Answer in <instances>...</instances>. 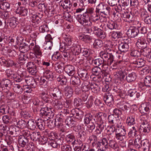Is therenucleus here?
Listing matches in <instances>:
<instances>
[{
    "instance_id": "f257e3e1",
    "label": "nucleus",
    "mask_w": 151,
    "mask_h": 151,
    "mask_svg": "<svg viewBox=\"0 0 151 151\" xmlns=\"http://www.w3.org/2000/svg\"><path fill=\"white\" fill-rule=\"evenodd\" d=\"M137 46L140 48H142L140 50L141 54L144 56L148 57L151 52V50L147 47V43L146 39L144 36L139 38L136 43Z\"/></svg>"
},
{
    "instance_id": "f03ea898",
    "label": "nucleus",
    "mask_w": 151,
    "mask_h": 151,
    "mask_svg": "<svg viewBox=\"0 0 151 151\" xmlns=\"http://www.w3.org/2000/svg\"><path fill=\"white\" fill-rule=\"evenodd\" d=\"M76 19L82 25L86 27H89L92 26V24L90 21V17L87 13H83L82 15H78Z\"/></svg>"
},
{
    "instance_id": "7ed1b4c3",
    "label": "nucleus",
    "mask_w": 151,
    "mask_h": 151,
    "mask_svg": "<svg viewBox=\"0 0 151 151\" xmlns=\"http://www.w3.org/2000/svg\"><path fill=\"white\" fill-rule=\"evenodd\" d=\"M112 133L115 132V137L117 140L122 141L125 139V131L121 129H115L113 126L111 127L108 130Z\"/></svg>"
},
{
    "instance_id": "20e7f679",
    "label": "nucleus",
    "mask_w": 151,
    "mask_h": 151,
    "mask_svg": "<svg viewBox=\"0 0 151 151\" xmlns=\"http://www.w3.org/2000/svg\"><path fill=\"white\" fill-rule=\"evenodd\" d=\"M110 10V8L109 7L102 3L98 5L96 8V12L102 13L106 15L109 14Z\"/></svg>"
},
{
    "instance_id": "39448f33",
    "label": "nucleus",
    "mask_w": 151,
    "mask_h": 151,
    "mask_svg": "<svg viewBox=\"0 0 151 151\" xmlns=\"http://www.w3.org/2000/svg\"><path fill=\"white\" fill-rule=\"evenodd\" d=\"M0 63L7 67H12L14 66L15 67L18 66V64L17 63H14V61L10 59H5L4 57L0 58Z\"/></svg>"
},
{
    "instance_id": "423d86ee",
    "label": "nucleus",
    "mask_w": 151,
    "mask_h": 151,
    "mask_svg": "<svg viewBox=\"0 0 151 151\" xmlns=\"http://www.w3.org/2000/svg\"><path fill=\"white\" fill-rule=\"evenodd\" d=\"M101 58L103 59H107V65H111L114 61V56L111 53L104 52H101L100 53Z\"/></svg>"
},
{
    "instance_id": "0eeeda50",
    "label": "nucleus",
    "mask_w": 151,
    "mask_h": 151,
    "mask_svg": "<svg viewBox=\"0 0 151 151\" xmlns=\"http://www.w3.org/2000/svg\"><path fill=\"white\" fill-rule=\"evenodd\" d=\"M41 113L42 114V117L44 118V117H46V119H47V120L48 119H51V117H52L54 114L51 109L47 107L42 108L41 110Z\"/></svg>"
},
{
    "instance_id": "6e6552de",
    "label": "nucleus",
    "mask_w": 151,
    "mask_h": 151,
    "mask_svg": "<svg viewBox=\"0 0 151 151\" xmlns=\"http://www.w3.org/2000/svg\"><path fill=\"white\" fill-rule=\"evenodd\" d=\"M93 31V32L98 37L104 39L106 37L104 31L96 26H93L90 29V31Z\"/></svg>"
},
{
    "instance_id": "1a4fd4ad",
    "label": "nucleus",
    "mask_w": 151,
    "mask_h": 151,
    "mask_svg": "<svg viewBox=\"0 0 151 151\" xmlns=\"http://www.w3.org/2000/svg\"><path fill=\"white\" fill-rule=\"evenodd\" d=\"M104 70V69L102 71L100 68L96 66L92 69V71L93 74L96 75L98 78L101 80L105 76Z\"/></svg>"
},
{
    "instance_id": "9d476101",
    "label": "nucleus",
    "mask_w": 151,
    "mask_h": 151,
    "mask_svg": "<svg viewBox=\"0 0 151 151\" xmlns=\"http://www.w3.org/2000/svg\"><path fill=\"white\" fill-rule=\"evenodd\" d=\"M104 100L106 104L110 107H111L114 103L113 96L109 93H106L104 96Z\"/></svg>"
},
{
    "instance_id": "9b49d317",
    "label": "nucleus",
    "mask_w": 151,
    "mask_h": 151,
    "mask_svg": "<svg viewBox=\"0 0 151 151\" xmlns=\"http://www.w3.org/2000/svg\"><path fill=\"white\" fill-rule=\"evenodd\" d=\"M150 127L147 123L143 122L140 125L139 131L144 134H146L150 131Z\"/></svg>"
},
{
    "instance_id": "f8f14e48",
    "label": "nucleus",
    "mask_w": 151,
    "mask_h": 151,
    "mask_svg": "<svg viewBox=\"0 0 151 151\" xmlns=\"http://www.w3.org/2000/svg\"><path fill=\"white\" fill-rule=\"evenodd\" d=\"M139 32V30L138 28L131 27L128 30L127 34L129 37L134 38L137 35Z\"/></svg>"
},
{
    "instance_id": "ddd939ff",
    "label": "nucleus",
    "mask_w": 151,
    "mask_h": 151,
    "mask_svg": "<svg viewBox=\"0 0 151 151\" xmlns=\"http://www.w3.org/2000/svg\"><path fill=\"white\" fill-rule=\"evenodd\" d=\"M63 37L65 41L64 43L69 48H70L71 47H72V46H75V44L72 41L71 36L65 35H63Z\"/></svg>"
},
{
    "instance_id": "4468645a",
    "label": "nucleus",
    "mask_w": 151,
    "mask_h": 151,
    "mask_svg": "<svg viewBox=\"0 0 151 151\" xmlns=\"http://www.w3.org/2000/svg\"><path fill=\"white\" fill-rule=\"evenodd\" d=\"M50 96L53 97L55 100L61 99L63 96L61 91L58 89L55 88L53 90V92L51 93Z\"/></svg>"
},
{
    "instance_id": "2eb2a0df",
    "label": "nucleus",
    "mask_w": 151,
    "mask_h": 151,
    "mask_svg": "<svg viewBox=\"0 0 151 151\" xmlns=\"http://www.w3.org/2000/svg\"><path fill=\"white\" fill-rule=\"evenodd\" d=\"M145 61L143 59L140 58L132 61L131 63L135 65L134 66L135 67L139 68L145 65Z\"/></svg>"
},
{
    "instance_id": "dca6fc26",
    "label": "nucleus",
    "mask_w": 151,
    "mask_h": 151,
    "mask_svg": "<svg viewBox=\"0 0 151 151\" xmlns=\"http://www.w3.org/2000/svg\"><path fill=\"white\" fill-rule=\"evenodd\" d=\"M64 70L69 76H73L75 73L74 67L71 65H67L65 67Z\"/></svg>"
},
{
    "instance_id": "f3484780",
    "label": "nucleus",
    "mask_w": 151,
    "mask_h": 151,
    "mask_svg": "<svg viewBox=\"0 0 151 151\" xmlns=\"http://www.w3.org/2000/svg\"><path fill=\"white\" fill-rule=\"evenodd\" d=\"M18 142L19 145L22 147H24L28 144V138H25L23 136H19L18 138Z\"/></svg>"
},
{
    "instance_id": "a211bd4d",
    "label": "nucleus",
    "mask_w": 151,
    "mask_h": 151,
    "mask_svg": "<svg viewBox=\"0 0 151 151\" xmlns=\"http://www.w3.org/2000/svg\"><path fill=\"white\" fill-rule=\"evenodd\" d=\"M31 19L32 20V25L35 27L38 26L39 23L41 22V19L38 16L33 15L31 16Z\"/></svg>"
},
{
    "instance_id": "6ab92c4d",
    "label": "nucleus",
    "mask_w": 151,
    "mask_h": 151,
    "mask_svg": "<svg viewBox=\"0 0 151 151\" xmlns=\"http://www.w3.org/2000/svg\"><path fill=\"white\" fill-rule=\"evenodd\" d=\"M131 127L130 130L128 133L129 137H134L137 134V132L139 129L137 126H133Z\"/></svg>"
},
{
    "instance_id": "aec40b11",
    "label": "nucleus",
    "mask_w": 151,
    "mask_h": 151,
    "mask_svg": "<svg viewBox=\"0 0 151 151\" xmlns=\"http://www.w3.org/2000/svg\"><path fill=\"white\" fill-rule=\"evenodd\" d=\"M65 96L68 98H70L72 96L73 90L71 87L67 86L64 88Z\"/></svg>"
},
{
    "instance_id": "412c9836",
    "label": "nucleus",
    "mask_w": 151,
    "mask_h": 151,
    "mask_svg": "<svg viewBox=\"0 0 151 151\" xmlns=\"http://www.w3.org/2000/svg\"><path fill=\"white\" fill-rule=\"evenodd\" d=\"M59 4L63 9L67 10L70 9L72 5L71 2L68 0H65L64 1H60Z\"/></svg>"
},
{
    "instance_id": "4be33fe9",
    "label": "nucleus",
    "mask_w": 151,
    "mask_h": 151,
    "mask_svg": "<svg viewBox=\"0 0 151 151\" xmlns=\"http://www.w3.org/2000/svg\"><path fill=\"white\" fill-rule=\"evenodd\" d=\"M18 23L16 18L14 17L9 18L8 20L9 26L13 28L16 27Z\"/></svg>"
},
{
    "instance_id": "5701e85b",
    "label": "nucleus",
    "mask_w": 151,
    "mask_h": 151,
    "mask_svg": "<svg viewBox=\"0 0 151 151\" xmlns=\"http://www.w3.org/2000/svg\"><path fill=\"white\" fill-rule=\"evenodd\" d=\"M118 47L119 50L122 52H127L129 47L128 44L126 43H121L119 44Z\"/></svg>"
},
{
    "instance_id": "b1692460",
    "label": "nucleus",
    "mask_w": 151,
    "mask_h": 151,
    "mask_svg": "<svg viewBox=\"0 0 151 151\" xmlns=\"http://www.w3.org/2000/svg\"><path fill=\"white\" fill-rule=\"evenodd\" d=\"M17 12L22 16H25L28 13L27 8L22 6H20L17 9Z\"/></svg>"
},
{
    "instance_id": "393cba45",
    "label": "nucleus",
    "mask_w": 151,
    "mask_h": 151,
    "mask_svg": "<svg viewBox=\"0 0 151 151\" xmlns=\"http://www.w3.org/2000/svg\"><path fill=\"white\" fill-rule=\"evenodd\" d=\"M70 83L75 86H79L81 84V82L79 78L75 76H72L70 79Z\"/></svg>"
},
{
    "instance_id": "a878e982",
    "label": "nucleus",
    "mask_w": 151,
    "mask_h": 151,
    "mask_svg": "<svg viewBox=\"0 0 151 151\" xmlns=\"http://www.w3.org/2000/svg\"><path fill=\"white\" fill-rule=\"evenodd\" d=\"M55 71L58 73H61L64 70L65 67L63 63H61L59 64H55Z\"/></svg>"
},
{
    "instance_id": "bb28decb",
    "label": "nucleus",
    "mask_w": 151,
    "mask_h": 151,
    "mask_svg": "<svg viewBox=\"0 0 151 151\" xmlns=\"http://www.w3.org/2000/svg\"><path fill=\"white\" fill-rule=\"evenodd\" d=\"M62 119L60 117L58 118L55 119L54 120V123L55 127H56L60 129V131L63 132L64 130L63 129V125L62 124L61 121Z\"/></svg>"
},
{
    "instance_id": "cd10ccee",
    "label": "nucleus",
    "mask_w": 151,
    "mask_h": 151,
    "mask_svg": "<svg viewBox=\"0 0 151 151\" xmlns=\"http://www.w3.org/2000/svg\"><path fill=\"white\" fill-rule=\"evenodd\" d=\"M119 119L118 117H115L114 114L109 115L108 117L109 123L114 125H115L117 123Z\"/></svg>"
},
{
    "instance_id": "c85d7f7f",
    "label": "nucleus",
    "mask_w": 151,
    "mask_h": 151,
    "mask_svg": "<svg viewBox=\"0 0 151 151\" xmlns=\"http://www.w3.org/2000/svg\"><path fill=\"white\" fill-rule=\"evenodd\" d=\"M72 47H70V49L75 55H78L81 52L82 49L81 48L80 45H77L75 44V46Z\"/></svg>"
},
{
    "instance_id": "c756f323",
    "label": "nucleus",
    "mask_w": 151,
    "mask_h": 151,
    "mask_svg": "<svg viewBox=\"0 0 151 151\" xmlns=\"http://www.w3.org/2000/svg\"><path fill=\"white\" fill-rule=\"evenodd\" d=\"M150 145L148 141L147 140H144L142 141V146L143 149V151H146L148 150V151H150Z\"/></svg>"
},
{
    "instance_id": "7c9ffc66",
    "label": "nucleus",
    "mask_w": 151,
    "mask_h": 151,
    "mask_svg": "<svg viewBox=\"0 0 151 151\" xmlns=\"http://www.w3.org/2000/svg\"><path fill=\"white\" fill-rule=\"evenodd\" d=\"M93 119V116L90 114H87L85 116L84 119V123L85 125L86 126L92 122V119Z\"/></svg>"
},
{
    "instance_id": "2f4dec72",
    "label": "nucleus",
    "mask_w": 151,
    "mask_h": 151,
    "mask_svg": "<svg viewBox=\"0 0 151 151\" xmlns=\"http://www.w3.org/2000/svg\"><path fill=\"white\" fill-rule=\"evenodd\" d=\"M136 75L134 72L128 75L126 78L127 81L128 82L134 81L136 78Z\"/></svg>"
},
{
    "instance_id": "473e14b6",
    "label": "nucleus",
    "mask_w": 151,
    "mask_h": 151,
    "mask_svg": "<svg viewBox=\"0 0 151 151\" xmlns=\"http://www.w3.org/2000/svg\"><path fill=\"white\" fill-rule=\"evenodd\" d=\"M106 26L108 28L111 30L116 29L117 28V24L112 21H110L108 22L106 24Z\"/></svg>"
},
{
    "instance_id": "72a5a7b5",
    "label": "nucleus",
    "mask_w": 151,
    "mask_h": 151,
    "mask_svg": "<svg viewBox=\"0 0 151 151\" xmlns=\"http://www.w3.org/2000/svg\"><path fill=\"white\" fill-rule=\"evenodd\" d=\"M132 15L130 13L125 12L124 11V13L122 14V17L126 18V21L130 22L132 21Z\"/></svg>"
},
{
    "instance_id": "f704fd0d",
    "label": "nucleus",
    "mask_w": 151,
    "mask_h": 151,
    "mask_svg": "<svg viewBox=\"0 0 151 151\" xmlns=\"http://www.w3.org/2000/svg\"><path fill=\"white\" fill-rule=\"evenodd\" d=\"M13 89L14 92L18 94H21L22 92V89L21 86L18 84H14Z\"/></svg>"
},
{
    "instance_id": "c9c22d12",
    "label": "nucleus",
    "mask_w": 151,
    "mask_h": 151,
    "mask_svg": "<svg viewBox=\"0 0 151 151\" xmlns=\"http://www.w3.org/2000/svg\"><path fill=\"white\" fill-rule=\"evenodd\" d=\"M59 140H58L56 141L53 139L49 141L48 143V144L54 148H57L60 147V145L59 144Z\"/></svg>"
},
{
    "instance_id": "e433bc0d",
    "label": "nucleus",
    "mask_w": 151,
    "mask_h": 151,
    "mask_svg": "<svg viewBox=\"0 0 151 151\" xmlns=\"http://www.w3.org/2000/svg\"><path fill=\"white\" fill-rule=\"evenodd\" d=\"M88 140L90 141V143H92V145L93 147L96 145L98 141L96 136L94 135L90 136Z\"/></svg>"
},
{
    "instance_id": "4c0bfd02",
    "label": "nucleus",
    "mask_w": 151,
    "mask_h": 151,
    "mask_svg": "<svg viewBox=\"0 0 151 151\" xmlns=\"http://www.w3.org/2000/svg\"><path fill=\"white\" fill-rule=\"evenodd\" d=\"M126 123L130 127H132V125L137 126L135 124V119H134L130 116L127 117L126 120Z\"/></svg>"
},
{
    "instance_id": "58836bf2",
    "label": "nucleus",
    "mask_w": 151,
    "mask_h": 151,
    "mask_svg": "<svg viewBox=\"0 0 151 151\" xmlns=\"http://www.w3.org/2000/svg\"><path fill=\"white\" fill-rule=\"evenodd\" d=\"M63 16L64 19L70 22H72L73 21V16L68 12H64L63 14Z\"/></svg>"
},
{
    "instance_id": "ea45409f",
    "label": "nucleus",
    "mask_w": 151,
    "mask_h": 151,
    "mask_svg": "<svg viewBox=\"0 0 151 151\" xmlns=\"http://www.w3.org/2000/svg\"><path fill=\"white\" fill-rule=\"evenodd\" d=\"M28 127L29 128L32 130H34L37 126V122L35 120H29L27 122Z\"/></svg>"
},
{
    "instance_id": "a19ab883",
    "label": "nucleus",
    "mask_w": 151,
    "mask_h": 151,
    "mask_svg": "<svg viewBox=\"0 0 151 151\" xmlns=\"http://www.w3.org/2000/svg\"><path fill=\"white\" fill-rule=\"evenodd\" d=\"M37 126L41 130H42L45 129V124L44 120L41 119H38L37 122Z\"/></svg>"
},
{
    "instance_id": "79ce46f5",
    "label": "nucleus",
    "mask_w": 151,
    "mask_h": 151,
    "mask_svg": "<svg viewBox=\"0 0 151 151\" xmlns=\"http://www.w3.org/2000/svg\"><path fill=\"white\" fill-rule=\"evenodd\" d=\"M142 141L139 138H138L134 141V145L136 148L139 149L142 146Z\"/></svg>"
},
{
    "instance_id": "37998d69",
    "label": "nucleus",
    "mask_w": 151,
    "mask_h": 151,
    "mask_svg": "<svg viewBox=\"0 0 151 151\" xmlns=\"http://www.w3.org/2000/svg\"><path fill=\"white\" fill-rule=\"evenodd\" d=\"M79 75L81 79L84 81L87 80L88 78V76L86 70H82Z\"/></svg>"
},
{
    "instance_id": "c03bdc74",
    "label": "nucleus",
    "mask_w": 151,
    "mask_h": 151,
    "mask_svg": "<svg viewBox=\"0 0 151 151\" xmlns=\"http://www.w3.org/2000/svg\"><path fill=\"white\" fill-rule=\"evenodd\" d=\"M126 75V73L124 70H120L118 73H116L115 75V76H117V78H120L123 79L125 77Z\"/></svg>"
},
{
    "instance_id": "a18cd8bd",
    "label": "nucleus",
    "mask_w": 151,
    "mask_h": 151,
    "mask_svg": "<svg viewBox=\"0 0 151 151\" xmlns=\"http://www.w3.org/2000/svg\"><path fill=\"white\" fill-rule=\"evenodd\" d=\"M26 122L22 120H20L17 123V127L23 129L26 127Z\"/></svg>"
},
{
    "instance_id": "49530a36",
    "label": "nucleus",
    "mask_w": 151,
    "mask_h": 151,
    "mask_svg": "<svg viewBox=\"0 0 151 151\" xmlns=\"http://www.w3.org/2000/svg\"><path fill=\"white\" fill-rule=\"evenodd\" d=\"M97 121V124L98 123L103 124V118H104V116L102 113H98L96 115Z\"/></svg>"
},
{
    "instance_id": "de8ad7c7",
    "label": "nucleus",
    "mask_w": 151,
    "mask_h": 151,
    "mask_svg": "<svg viewBox=\"0 0 151 151\" xmlns=\"http://www.w3.org/2000/svg\"><path fill=\"white\" fill-rule=\"evenodd\" d=\"M117 107L123 110H128L129 105L127 104H123L121 102H119L117 104Z\"/></svg>"
},
{
    "instance_id": "09e8293b",
    "label": "nucleus",
    "mask_w": 151,
    "mask_h": 151,
    "mask_svg": "<svg viewBox=\"0 0 151 151\" xmlns=\"http://www.w3.org/2000/svg\"><path fill=\"white\" fill-rule=\"evenodd\" d=\"M94 47L96 48H99L103 45L102 41L99 40H96L93 43Z\"/></svg>"
},
{
    "instance_id": "8fccbe9b",
    "label": "nucleus",
    "mask_w": 151,
    "mask_h": 151,
    "mask_svg": "<svg viewBox=\"0 0 151 151\" xmlns=\"http://www.w3.org/2000/svg\"><path fill=\"white\" fill-rule=\"evenodd\" d=\"M74 123V121L70 117L67 118L65 121L66 124L70 127H73L75 125Z\"/></svg>"
},
{
    "instance_id": "3c124183",
    "label": "nucleus",
    "mask_w": 151,
    "mask_h": 151,
    "mask_svg": "<svg viewBox=\"0 0 151 151\" xmlns=\"http://www.w3.org/2000/svg\"><path fill=\"white\" fill-rule=\"evenodd\" d=\"M10 7V5L8 2H2L0 4V8L3 10H6Z\"/></svg>"
},
{
    "instance_id": "603ef678",
    "label": "nucleus",
    "mask_w": 151,
    "mask_h": 151,
    "mask_svg": "<svg viewBox=\"0 0 151 151\" xmlns=\"http://www.w3.org/2000/svg\"><path fill=\"white\" fill-rule=\"evenodd\" d=\"M20 51L23 53L27 52L29 50L28 46L26 45L21 44L19 47Z\"/></svg>"
},
{
    "instance_id": "864d4df0",
    "label": "nucleus",
    "mask_w": 151,
    "mask_h": 151,
    "mask_svg": "<svg viewBox=\"0 0 151 151\" xmlns=\"http://www.w3.org/2000/svg\"><path fill=\"white\" fill-rule=\"evenodd\" d=\"M66 139L68 142H72V143L75 142L76 140L73 134H70L67 135L66 137Z\"/></svg>"
},
{
    "instance_id": "5fc2aeb1",
    "label": "nucleus",
    "mask_w": 151,
    "mask_h": 151,
    "mask_svg": "<svg viewBox=\"0 0 151 151\" xmlns=\"http://www.w3.org/2000/svg\"><path fill=\"white\" fill-rule=\"evenodd\" d=\"M111 38L114 39L119 38L121 37V33L119 32H111Z\"/></svg>"
},
{
    "instance_id": "6e6d98bb",
    "label": "nucleus",
    "mask_w": 151,
    "mask_h": 151,
    "mask_svg": "<svg viewBox=\"0 0 151 151\" xmlns=\"http://www.w3.org/2000/svg\"><path fill=\"white\" fill-rule=\"evenodd\" d=\"M119 3L125 9V7L127 6L129 4V0H119Z\"/></svg>"
},
{
    "instance_id": "4d7b16f0",
    "label": "nucleus",
    "mask_w": 151,
    "mask_h": 151,
    "mask_svg": "<svg viewBox=\"0 0 151 151\" xmlns=\"http://www.w3.org/2000/svg\"><path fill=\"white\" fill-rule=\"evenodd\" d=\"M145 85L147 86H150V84H151V76H146L144 79Z\"/></svg>"
},
{
    "instance_id": "13d9d810",
    "label": "nucleus",
    "mask_w": 151,
    "mask_h": 151,
    "mask_svg": "<svg viewBox=\"0 0 151 151\" xmlns=\"http://www.w3.org/2000/svg\"><path fill=\"white\" fill-rule=\"evenodd\" d=\"M70 48H69L64 43H60V47L59 50L61 52H64L65 51H67L68 50L70 49Z\"/></svg>"
},
{
    "instance_id": "bf43d9fd",
    "label": "nucleus",
    "mask_w": 151,
    "mask_h": 151,
    "mask_svg": "<svg viewBox=\"0 0 151 151\" xmlns=\"http://www.w3.org/2000/svg\"><path fill=\"white\" fill-rule=\"evenodd\" d=\"M114 9L115 11L121 14H122L124 13V11L125 10V9L119 4L117 6L115 7Z\"/></svg>"
},
{
    "instance_id": "052dcab7",
    "label": "nucleus",
    "mask_w": 151,
    "mask_h": 151,
    "mask_svg": "<svg viewBox=\"0 0 151 151\" xmlns=\"http://www.w3.org/2000/svg\"><path fill=\"white\" fill-rule=\"evenodd\" d=\"M100 18V16L98 14H93L91 16L90 19L93 22H96L99 20Z\"/></svg>"
},
{
    "instance_id": "680f3d73",
    "label": "nucleus",
    "mask_w": 151,
    "mask_h": 151,
    "mask_svg": "<svg viewBox=\"0 0 151 151\" xmlns=\"http://www.w3.org/2000/svg\"><path fill=\"white\" fill-rule=\"evenodd\" d=\"M47 126L50 128H54L55 127L54 120L47 119Z\"/></svg>"
},
{
    "instance_id": "e2e57ef3",
    "label": "nucleus",
    "mask_w": 151,
    "mask_h": 151,
    "mask_svg": "<svg viewBox=\"0 0 151 151\" xmlns=\"http://www.w3.org/2000/svg\"><path fill=\"white\" fill-rule=\"evenodd\" d=\"M60 99L55 100V108L58 109H61L62 108L63 105V103H62Z\"/></svg>"
},
{
    "instance_id": "0e129e2a",
    "label": "nucleus",
    "mask_w": 151,
    "mask_h": 151,
    "mask_svg": "<svg viewBox=\"0 0 151 151\" xmlns=\"http://www.w3.org/2000/svg\"><path fill=\"white\" fill-rule=\"evenodd\" d=\"M52 73L49 70H46L44 73L46 78L52 79L53 78V76Z\"/></svg>"
},
{
    "instance_id": "69168bd1",
    "label": "nucleus",
    "mask_w": 151,
    "mask_h": 151,
    "mask_svg": "<svg viewBox=\"0 0 151 151\" xmlns=\"http://www.w3.org/2000/svg\"><path fill=\"white\" fill-rule=\"evenodd\" d=\"M89 88L91 91L94 93H96L98 92V86L95 83L90 84Z\"/></svg>"
},
{
    "instance_id": "338daca9",
    "label": "nucleus",
    "mask_w": 151,
    "mask_h": 151,
    "mask_svg": "<svg viewBox=\"0 0 151 151\" xmlns=\"http://www.w3.org/2000/svg\"><path fill=\"white\" fill-rule=\"evenodd\" d=\"M35 53L38 55H42L40 49V47L37 45H35L33 47V49Z\"/></svg>"
},
{
    "instance_id": "774afa93",
    "label": "nucleus",
    "mask_w": 151,
    "mask_h": 151,
    "mask_svg": "<svg viewBox=\"0 0 151 151\" xmlns=\"http://www.w3.org/2000/svg\"><path fill=\"white\" fill-rule=\"evenodd\" d=\"M39 30L40 32L44 33L46 32H47L49 29L48 27H47V25L44 24L40 27Z\"/></svg>"
}]
</instances>
